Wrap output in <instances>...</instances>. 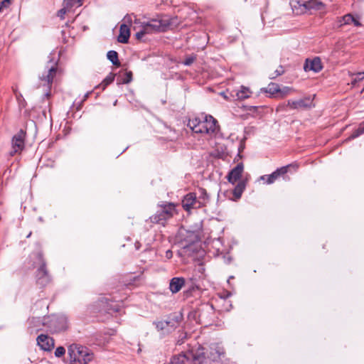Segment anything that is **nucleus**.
Segmentation results:
<instances>
[{"instance_id": "nucleus-27", "label": "nucleus", "mask_w": 364, "mask_h": 364, "mask_svg": "<svg viewBox=\"0 0 364 364\" xmlns=\"http://www.w3.org/2000/svg\"><path fill=\"white\" fill-rule=\"evenodd\" d=\"M64 2L66 4L67 7H73L76 5H77V6L82 5V0H65Z\"/></svg>"}, {"instance_id": "nucleus-17", "label": "nucleus", "mask_w": 364, "mask_h": 364, "mask_svg": "<svg viewBox=\"0 0 364 364\" xmlns=\"http://www.w3.org/2000/svg\"><path fill=\"white\" fill-rule=\"evenodd\" d=\"M246 188V181L245 180L240 181L232 190V197L231 200L237 201L238 200Z\"/></svg>"}, {"instance_id": "nucleus-18", "label": "nucleus", "mask_w": 364, "mask_h": 364, "mask_svg": "<svg viewBox=\"0 0 364 364\" xmlns=\"http://www.w3.org/2000/svg\"><path fill=\"white\" fill-rule=\"evenodd\" d=\"M305 9H315L318 11H322L326 8V6L321 1H317L316 0H310L303 4Z\"/></svg>"}, {"instance_id": "nucleus-6", "label": "nucleus", "mask_w": 364, "mask_h": 364, "mask_svg": "<svg viewBox=\"0 0 364 364\" xmlns=\"http://www.w3.org/2000/svg\"><path fill=\"white\" fill-rule=\"evenodd\" d=\"M57 63H53L50 66H46V70L39 77L40 85L38 87H43L45 96L48 98L50 95V89L54 77L58 73Z\"/></svg>"}, {"instance_id": "nucleus-36", "label": "nucleus", "mask_w": 364, "mask_h": 364, "mask_svg": "<svg viewBox=\"0 0 364 364\" xmlns=\"http://www.w3.org/2000/svg\"><path fill=\"white\" fill-rule=\"evenodd\" d=\"M165 256L168 259H170L172 258L173 257V252L171 250H168L166 252V254H165Z\"/></svg>"}, {"instance_id": "nucleus-23", "label": "nucleus", "mask_w": 364, "mask_h": 364, "mask_svg": "<svg viewBox=\"0 0 364 364\" xmlns=\"http://www.w3.org/2000/svg\"><path fill=\"white\" fill-rule=\"evenodd\" d=\"M250 94L249 88L242 86L240 90L237 92V97L239 100H245L250 97Z\"/></svg>"}, {"instance_id": "nucleus-38", "label": "nucleus", "mask_w": 364, "mask_h": 364, "mask_svg": "<svg viewBox=\"0 0 364 364\" xmlns=\"http://www.w3.org/2000/svg\"><path fill=\"white\" fill-rule=\"evenodd\" d=\"M337 23H338V27H342L343 26L345 25V24H341V23H343V16L338 18Z\"/></svg>"}, {"instance_id": "nucleus-20", "label": "nucleus", "mask_w": 364, "mask_h": 364, "mask_svg": "<svg viewBox=\"0 0 364 364\" xmlns=\"http://www.w3.org/2000/svg\"><path fill=\"white\" fill-rule=\"evenodd\" d=\"M265 91L272 95H278L279 92L280 91V87L277 83L271 82L268 85Z\"/></svg>"}, {"instance_id": "nucleus-35", "label": "nucleus", "mask_w": 364, "mask_h": 364, "mask_svg": "<svg viewBox=\"0 0 364 364\" xmlns=\"http://www.w3.org/2000/svg\"><path fill=\"white\" fill-rule=\"evenodd\" d=\"M65 13H66V9L65 8L61 9L60 10L58 11V16L59 17H60L61 18H63Z\"/></svg>"}, {"instance_id": "nucleus-46", "label": "nucleus", "mask_w": 364, "mask_h": 364, "mask_svg": "<svg viewBox=\"0 0 364 364\" xmlns=\"http://www.w3.org/2000/svg\"><path fill=\"white\" fill-rule=\"evenodd\" d=\"M1 10H2V9H1V7L0 6V11H1Z\"/></svg>"}, {"instance_id": "nucleus-16", "label": "nucleus", "mask_w": 364, "mask_h": 364, "mask_svg": "<svg viewBox=\"0 0 364 364\" xmlns=\"http://www.w3.org/2000/svg\"><path fill=\"white\" fill-rule=\"evenodd\" d=\"M129 36L130 28L129 26L126 23H122L119 28V34L117 38L118 41L122 43H127L129 41Z\"/></svg>"}, {"instance_id": "nucleus-8", "label": "nucleus", "mask_w": 364, "mask_h": 364, "mask_svg": "<svg viewBox=\"0 0 364 364\" xmlns=\"http://www.w3.org/2000/svg\"><path fill=\"white\" fill-rule=\"evenodd\" d=\"M294 168V170L298 168L297 164H289L285 166H282L277 168L275 171L269 175H264L260 177V180L265 181V183L268 185L274 183L279 178L284 176L289 170V168Z\"/></svg>"}, {"instance_id": "nucleus-25", "label": "nucleus", "mask_w": 364, "mask_h": 364, "mask_svg": "<svg viewBox=\"0 0 364 364\" xmlns=\"http://www.w3.org/2000/svg\"><path fill=\"white\" fill-rule=\"evenodd\" d=\"M199 198L198 200H200L203 203V205H205L206 201L208 200V195L205 191V189L203 188H199Z\"/></svg>"}, {"instance_id": "nucleus-19", "label": "nucleus", "mask_w": 364, "mask_h": 364, "mask_svg": "<svg viewBox=\"0 0 364 364\" xmlns=\"http://www.w3.org/2000/svg\"><path fill=\"white\" fill-rule=\"evenodd\" d=\"M359 19H360L359 17L354 16L351 14H348L343 16V24L350 25L351 23H353V25L355 26L359 27V26H362Z\"/></svg>"}, {"instance_id": "nucleus-4", "label": "nucleus", "mask_w": 364, "mask_h": 364, "mask_svg": "<svg viewBox=\"0 0 364 364\" xmlns=\"http://www.w3.org/2000/svg\"><path fill=\"white\" fill-rule=\"evenodd\" d=\"M158 208V210L149 218V220L152 223L161 224L164 226L166 221L176 213V206L172 203H168L159 205Z\"/></svg>"}, {"instance_id": "nucleus-5", "label": "nucleus", "mask_w": 364, "mask_h": 364, "mask_svg": "<svg viewBox=\"0 0 364 364\" xmlns=\"http://www.w3.org/2000/svg\"><path fill=\"white\" fill-rule=\"evenodd\" d=\"M204 358L203 351L191 350L174 356L171 364H201Z\"/></svg>"}, {"instance_id": "nucleus-42", "label": "nucleus", "mask_w": 364, "mask_h": 364, "mask_svg": "<svg viewBox=\"0 0 364 364\" xmlns=\"http://www.w3.org/2000/svg\"><path fill=\"white\" fill-rule=\"evenodd\" d=\"M137 28H137V26H134L133 29H134V31H136V30H137Z\"/></svg>"}, {"instance_id": "nucleus-34", "label": "nucleus", "mask_w": 364, "mask_h": 364, "mask_svg": "<svg viewBox=\"0 0 364 364\" xmlns=\"http://www.w3.org/2000/svg\"><path fill=\"white\" fill-rule=\"evenodd\" d=\"M10 4L11 0H4L1 1L0 6L1 7V9H3V8L8 7Z\"/></svg>"}, {"instance_id": "nucleus-29", "label": "nucleus", "mask_w": 364, "mask_h": 364, "mask_svg": "<svg viewBox=\"0 0 364 364\" xmlns=\"http://www.w3.org/2000/svg\"><path fill=\"white\" fill-rule=\"evenodd\" d=\"M65 353V349L63 346H59L55 349V355L58 358L63 356Z\"/></svg>"}, {"instance_id": "nucleus-43", "label": "nucleus", "mask_w": 364, "mask_h": 364, "mask_svg": "<svg viewBox=\"0 0 364 364\" xmlns=\"http://www.w3.org/2000/svg\"><path fill=\"white\" fill-rule=\"evenodd\" d=\"M31 235V232H29V234H28V235L26 236L27 238L30 237Z\"/></svg>"}, {"instance_id": "nucleus-22", "label": "nucleus", "mask_w": 364, "mask_h": 364, "mask_svg": "<svg viewBox=\"0 0 364 364\" xmlns=\"http://www.w3.org/2000/svg\"><path fill=\"white\" fill-rule=\"evenodd\" d=\"M115 77V75L112 73H110L102 82V83L99 85V87H102V90H105V87L111 84Z\"/></svg>"}, {"instance_id": "nucleus-2", "label": "nucleus", "mask_w": 364, "mask_h": 364, "mask_svg": "<svg viewBox=\"0 0 364 364\" xmlns=\"http://www.w3.org/2000/svg\"><path fill=\"white\" fill-rule=\"evenodd\" d=\"M188 126L195 133L210 134L215 132L217 121L210 115H205L190 119Z\"/></svg>"}, {"instance_id": "nucleus-26", "label": "nucleus", "mask_w": 364, "mask_h": 364, "mask_svg": "<svg viewBox=\"0 0 364 364\" xmlns=\"http://www.w3.org/2000/svg\"><path fill=\"white\" fill-rule=\"evenodd\" d=\"M293 92V89L289 87H284L280 88V91L279 92L278 97L283 98L287 95L291 94Z\"/></svg>"}, {"instance_id": "nucleus-12", "label": "nucleus", "mask_w": 364, "mask_h": 364, "mask_svg": "<svg viewBox=\"0 0 364 364\" xmlns=\"http://www.w3.org/2000/svg\"><path fill=\"white\" fill-rule=\"evenodd\" d=\"M36 340L38 345L43 350L50 351L54 348V340L47 335L41 334Z\"/></svg>"}, {"instance_id": "nucleus-44", "label": "nucleus", "mask_w": 364, "mask_h": 364, "mask_svg": "<svg viewBox=\"0 0 364 364\" xmlns=\"http://www.w3.org/2000/svg\"><path fill=\"white\" fill-rule=\"evenodd\" d=\"M282 106L277 107V111L278 112L279 109H281Z\"/></svg>"}, {"instance_id": "nucleus-32", "label": "nucleus", "mask_w": 364, "mask_h": 364, "mask_svg": "<svg viewBox=\"0 0 364 364\" xmlns=\"http://www.w3.org/2000/svg\"><path fill=\"white\" fill-rule=\"evenodd\" d=\"M168 321H159L157 324H156V327L158 328H160V329H164L165 328L166 326H168Z\"/></svg>"}, {"instance_id": "nucleus-11", "label": "nucleus", "mask_w": 364, "mask_h": 364, "mask_svg": "<svg viewBox=\"0 0 364 364\" xmlns=\"http://www.w3.org/2000/svg\"><path fill=\"white\" fill-rule=\"evenodd\" d=\"M313 101L314 98L307 97L298 100H288L286 106L289 107L290 109H309L314 107Z\"/></svg>"}, {"instance_id": "nucleus-39", "label": "nucleus", "mask_w": 364, "mask_h": 364, "mask_svg": "<svg viewBox=\"0 0 364 364\" xmlns=\"http://www.w3.org/2000/svg\"><path fill=\"white\" fill-rule=\"evenodd\" d=\"M134 23H135V24L140 23L139 20H138V19L135 18V20H134Z\"/></svg>"}, {"instance_id": "nucleus-41", "label": "nucleus", "mask_w": 364, "mask_h": 364, "mask_svg": "<svg viewBox=\"0 0 364 364\" xmlns=\"http://www.w3.org/2000/svg\"><path fill=\"white\" fill-rule=\"evenodd\" d=\"M135 246H136V249H139V243H138V242H136V243L135 244Z\"/></svg>"}, {"instance_id": "nucleus-45", "label": "nucleus", "mask_w": 364, "mask_h": 364, "mask_svg": "<svg viewBox=\"0 0 364 364\" xmlns=\"http://www.w3.org/2000/svg\"><path fill=\"white\" fill-rule=\"evenodd\" d=\"M75 363H76V362H72V361L70 360V364H75Z\"/></svg>"}, {"instance_id": "nucleus-13", "label": "nucleus", "mask_w": 364, "mask_h": 364, "mask_svg": "<svg viewBox=\"0 0 364 364\" xmlns=\"http://www.w3.org/2000/svg\"><path fill=\"white\" fill-rule=\"evenodd\" d=\"M244 171V166L242 163L238 164L234 168H232L227 176L228 181L235 184L238 180L240 179L242 173Z\"/></svg>"}, {"instance_id": "nucleus-33", "label": "nucleus", "mask_w": 364, "mask_h": 364, "mask_svg": "<svg viewBox=\"0 0 364 364\" xmlns=\"http://www.w3.org/2000/svg\"><path fill=\"white\" fill-rule=\"evenodd\" d=\"M124 21L126 24L129 26V27L132 25V18L131 15H126L124 18Z\"/></svg>"}, {"instance_id": "nucleus-7", "label": "nucleus", "mask_w": 364, "mask_h": 364, "mask_svg": "<svg viewBox=\"0 0 364 364\" xmlns=\"http://www.w3.org/2000/svg\"><path fill=\"white\" fill-rule=\"evenodd\" d=\"M36 257L40 263V267L36 272V283L41 287H45L50 282L48 272L46 269V264L41 252L36 254Z\"/></svg>"}, {"instance_id": "nucleus-24", "label": "nucleus", "mask_w": 364, "mask_h": 364, "mask_svg": "<svg viewBox=\"0 0 364 364\" xmlns=\"http://www.w3.org/2000/svg\"><path fill=\"white\" fill-rule=\"evenodd\" d=\"M363 133H364V122L360 124L358 128L353 132L352 135L350 136V139H355Z\"/></svg>"}, {"instance_id": "nucleus-10", "label": "nucleus", "mask_w": 364, "mask_h": 364, "mask_svg": "<svg viewBox=\"0 0 364 364\" xmlns=\"http://www.w3.org/2000/svg\"><path fill=\"white\" fill-rule=\"evenodd\" d=\"M182 206L185 210L189 212L193 208H199L203 206V203L200 200H198L196 193H189L184 196Z\"/></svg>"}, {"instance_id": "nucleus-1", "label": "nucleus", "mask_w": 364, "mask_h": 364, "mask_svg": "<svg viewBox=\"0 0 364 364\" xmlns=\"http://www.w3.org/2000/svg\"><path fill=\"white\" fill-rule=\"evenodd\" d=\"M177 23V18H168L167 16H158L151 18L146 23H141L140 27L144 28V31L148 34L158 32H164Z\"/></svg>"}, {"instance_id": "nucleus-30", "label": "nucleus", "mask_w": 364, "mask_h": 364, "mask_svg": "<svg viewBox=\"0 0 364 364\" xmlns=\"http://www.w3.org/2000/svg\"><path fill=\"white\" fill-rule=\"evenodd\" d=\"M196 57L195 55H190L185 59L183 63L186 65H191L196 60Z\"/></svg>"}, {"instance_id": "nucleus-9", "label": "nucleus", "mask_w": 364, "mask_h": 364, "mask_svg": "<svg viewBox=\"0 0 364 364\" xmlns=\"http://www.w3.org/2000/svg\"><path fill=\"white\" fill-rule=\"evenodd\" d=\"M26 132L21 129L12 138L11 146L12 151L10 152L11 156H14L17 153H21L25 146Z\"/></svg>"}, {"instance_id": "nucleus-15", "label": "nucleus", "mask_w": 364, "mask_h": 364, "mask_svg": "<svg viewBox=\"0 0 364 364\" xmlns=\"http://www.w3.org/2000/svg\"><path fill=\"white\" fill-rule=\"evenodd\" d=\"M186 280L183 277H173L169 283V289L173 294L178 292L185 285Z\"/></svg>"}, {"instance_id": "nucleus-28", "label": "nucleus", "mask_w": 364, "mask_h": 364, "mask_svg": "<svg viewBox=\"0 0 364 364\" xmlns=\"http://www.w3.org/2000/svg\"><path fill=\"white\" fill-rule=\"evenodd\" d=\"M132 80V71L126 72L124 77L122 80L123 84H128Z\"/></svg>"}, {"instance_id": "nucleus-21", "label": "nucleus", "mask_w": 364, "mask_h": 364, "mask_svg": "<svg viewBox=\"0 0 364 364\" xmlns=\"http://www.w3.org/2000/svg\"><path fill=\"white\" fill-rule=\"evenodd\" d=\"M107 58L116 66H120V62L118 59V53L114 50H109L107 54Z\"/></svg>"}, {"instance_id": "nucleus-3", "label": "nucleus", "mask_w": 364, "mask_h": 364, "mask_svg": "<svg viewBox=\"0 0 364 364\" xmlns=\"http://www.w3.org/2000/svg\"><path fill=\"white\" fill-rule=\"evenodd\" d=\"M68 353L70 360L80 364H87L93 359V354L90 350L77 343L69 346Z\"/></svg>"}, {"instance_id": "nucleus-37", "label": "nucleus", "mask_w": 364, "mask_h": 364, "mask_svg": "<svg viewBox=\"0 0 364 364\" xmlns=\"http://www.w3.org/2000/svg\"><path fill=\"white\" fill-rule=\"evenodd\" d=\"M364 77H363V75H358V73L356 74V77L354 79L353 83H355L356 82H358V81H360L361 80H363Z\"/></svg>"}, {"instance_id": "nucleus-14", "label": "nucleus", "mask_w": 364, "mask_h": 364, "mask_svg": "<svg viewBox=\"0 0 364 364\" xmlns=\"http://www.w3.org/2000/svg\"><path fill=\"white\" fill-rule=\"evenodd\" d=\"M304 68L305 71L312 70L318 73L322 69L321 62L319 58H314L312 60L306 59Z\"/></svg>"}, {"instance_id": "nucleus-40", "label": "nucleus", "mask_w": 364, "mask_h": 364, "mask_svg": "<svg viewBox=\"0 0 364 364\" xmlns=\"http://www.w3.org/2000/svg\"><path fill=\"white\" fill-rule=\"evenodd\" d=\"M358 75H363V77H364V72H363V73H358Z\"/></svg>"}, {"instance_id": "nucleus-31", "label": "nucleus", "mask_w": 364, "mask_h": 364, "mask_svg": "<svg viewBox=\"0 0 364 364\" xmlns=\"http://www.w3.org/2000/svg\"><path fill=\"white\" fill-rule=\"evenodd\" d=\"M146 34H147V33H146V32L144 31V28L141 27V29L139 31H137L135 35L136 38L138 40H140Z\"/></svg>"}]
</instances>
